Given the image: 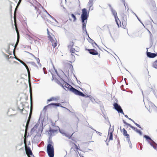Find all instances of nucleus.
<instances>
[{
  "label": "nucleus",
  "instance_id": "nucleus-18",
  "mask_svg": "<svg viewBox=\"0 0 157 157\" xmlns=\"http://www.w3.org/2000/svg\"><path fill=\"white\" fill-rule=\"evenodd\" d=\"M74 43L72 41H70L69 42V44L68 45V49H70L72 48V47L74 46Z\"/></svg>",
  "mask_w": 157,
  "mask_h": 157
},
{
  "label": "nucleus",
  "instance_id": "nucleus-35",
  "mask_svg": "<svg viewBox=\"0 0 157 157\" xmlns=\"http://www.w3.org/2000/svg\"><path fill=\"white\" fill-rule=\"evenodd\" d=\"M48 144H51V145H53V142L51 140H50V139L49 138L48 141Z\"/></svg>",
  "mask_w": 157,
  "mask_h": 157
},
{
  "label": "nucleus",
  "instance_id": "nucleus-43",
  "mask_svg": "<svg viewBox=\"0 0 157 157\" xmlns=\"http://www.w3.org/2000/svg\"><path fill=\"white\" fill-rule=\"evenodd\" d=\"M58 84L60 85L61 86H62L63 88H64V84H62L60 82H58Z\"/></svg>",
  "mask_w": 157,
  "mask_h": 157
},
{
  "label": "nucleus",
  "instance_id": "nucleus-16",
  "mask_svg": "<svg viewBox=\"0 0 157 157\" xmlns=\"http://www.w3.org/2000/svg\"><path fill=\"white\" fill-rule=\"evenodd\" d=\"M144 138L146 139L148 142H150L149 140L151 141V142H152V141H153L151 138L148 136L146 135H144Z\"/></svg>",
  "mask_w": 157,
  "mask_h": 157
},
{
  "label": "nucleus",
  "instance_id": "nucleus-8",
  "mask_svg": "<svg viewBox=\"0 0 157 157\" xmlns=\"http://www.w3.org/2000/svg\"><path fill=\"white\" fill-rule=\"evenodd\" d=\"M89 52V53L93 55H96L98 54V52L94 49H87Z\"/></svg>",
  "mask_w": 157,
  "mask_h": 157
},
{
  "label": "nucleus",
  "instance_id": "nucleus-11",
  "mask_svg": "<svg viewBox=\"0 0 157 157\" xmlns=\"http://www.w3.org/2000/svg\"><path fill=\"white\" fill-rule=\"evenodd\" d=\"M152 146L153 148L157 150V144L155 142L153 141H152V142H148Z\"/></svg>",
  "mask_w": 157,
  "mask_h": 157
},
{
  "label": "nucleus",
  "instance_id": "nucleus-56",
  "mask_svg": "<svg viewBox=\"0 0 157 157\" xmlns=\"http://www.w3.org/2000/svg\"><path fill=\"white\" fill-rule=\"evenodd\" d=\"M108 6L110 7V10H112V9H113V8L111 6V5L109 4L108 5Z\"/></svg>",
  "mask_w": 157,
  "mask_h": 157
},
{
  "label": "nucleus",
  "instance_id": "nucleus-39",
  "mask_svg": "<svg viewBox=\"0 0 157 157\" xmlns=\"http://www.w3.org/2000/svg\"><path fill=\"white\" fill-rule=\"evenodd\" d=\"M123 135L124 136H125L126 134H127V131L125 130L124 128H123Z\"/></svg>",
  "mask_w": 157,
  "mask_h": 157
},
{
  "label": "nucleus",
  "instance_id": "nucleus-32",
  "mask_svg": "<svg viewBox=\"0 0 157 157\" xmlns=\"http://www.w3.org/2000/svg\"><path fill=\"white\" fill-rule=\"evenodd\" d=\"M43 121L42 120L41 121V123L40 124V127H42V128H41V133L42 132V131H43V128H42V126H43Z\"/></svg>",
  "mask_w": 157,
  "mask_h": 157
},
{
  "label": "nucleus",
  "instance_id": "nucleus-59",
  "mask_svg": "<svg viewBox=\"0 0 157 157\" xmlns=\"http://www.w3.org/2000/svg\"><path fill=\"white\" fill-rule=\"evenodd\" d=\"M75 148L77 149V150H78V147L75 144Z\"/></svg>",
  "mask_w": 157,
  "mask_h": 157
},
{
  "label": "nucleus",
  "instance_id": "nucleus-44",
  "mask_svg": "<svg viewBox=\"0 0 157 157\" xmlns=\"http://www.w3.org/2000/svg\"><path fill=\"white\" fill-rule=\"evenodd\" d=\"M27 37L30 40H32L33 39L32 37L29 35L27 36Z\"/></svg>",
  "mask_w": 157,
  "mask_h": 157
},
{
  "label": "nucleus",
  "instance_id": "nucleus-22",
  "mask_svg": "<svg viewBox=\"0 0 157 157\" xmlns=\"http://www.w3.org/2000/svg\"><path fill=\"white\" fill-rule=\"evenodd\" d=\"M56 132V130H53L50 128L49 132H48V134L50 135H51L52 133H54Z\"/></svg>",
  "mask_w": 157,
  "mask_h": 157
},
{
  "label": "nucleus",
  "instance_id": "nucleus-25",
  "mask_svg": "<svg viewBox=\"0 0 157 157\" xmlns=\"http://www.w3.org/2000/svg\"><path fill=\"white\" fill-rule=\"evenodd\" d=\"M152 66L154 68L157 69V60L153 63Z\"/></svg>",
  "mask_w": 157,
  "mask_h": 157
},
{
  "label": "nucleus",
  "instance_id": "nucleus-9",
  "mask_svg": "<svg viewBox=\"0 0 157 157\" xmlns=\"http://www.w3.org/2000/svg\"><path fill=\"white\" fill-rule=\"evenodd\" d=\"M40 140V137L38 135H36L33 139V141L34 143H37Z\"/></svg>",
  "mask_w": 157,
  "mask_h": 157
},
{
  "label": "nucleus",
  "instance_id": "nucleus-51",
  "mask_svg": "<svg viewBox=\"0 0 157 157\" xmlns=\"http://www.w3.org/2000/svg\"><path fill=\"white\" fill-rule=\"evenodd\" d=\"M89 6V11L90 10H93V8L92 7V6Z\"/></svg>",
  "mask_w": 157,
  "mask_h": 157
},
{
  "label": "nucleus",
  "instance_id": "nucleus-3",
  "mask_svg": "<svg viewBox=\"0 0 157 157\" xmlns=\"http://www.w3.org/2000/svg\"><path fill=\"white\" fill-rule=\"evenodd\" d=\"M47 151L49 157H54V148L53 145L48 144L47 147Z\"/></svg>",
  "mask_w": 157,
  "mask_h": 157
},
{
  "label": "nucleus",
  "instance_id": "nucleus-30",
  "mask_svg": "<svg viewBox=\"0 0 157 157\" xmlns=\"http://www.w3.org/2000/svg\"><path fill=\"white\" fill-rule=\"evenodd\" d=\"M71 17L74 18V20L73 21V22H75L76 20V17L75 16L73 13L71 14Z\"/></svg>",
  "mask_w": 157,
  "mask_h": 157
},
{
  "label": "nucleus",
  "instance_id": "nucleus-36",
  "mask_svg": "<svg viewBox=\"0 0 157 157\" xmlns=\"http://www.w3.org/2000/svg\"><path fill=\"white\" fill-rule=\"evenodd\" d=\"M39 122L38 121L37 123L34 126L33 128L35 130L36 129L37 127L38 126L39 124H38Z\"/></svg>",
  "mask_w": 157,
  "mask_h": 157
},
{
  "label": "nucleus",
  "instance_id": "nucleus-46",
  "mask_svg": "<svg viewBox=\"0 0 157 157\" xmlns=\"http://www.w3.org/2000/svg\"><path fill=\"white\" fill-rule=\"evenodd\" d=\"M123 123L125 124L126 125H127L129 126L130 124H128L127 123L126 121H125L124 120H123Z\"/></svg>",
  "mask_w": 157,
  "mask_h": 157
},
{
  "label": "nucleus",
  "instance_id": "nucleus-34",
  "mask_svg": "<svg viewBox=\"0 0 157 157\" xmlns=\"http://www.w3.org/2000/svg\"><path fill=\"white\" fill-rule=\"evenodd\" d=\"M136 132L139 133L140 135V136H141L142 135V132L140 130H138V129H137L136 130Z\"/></svg>",
  "mask_w": 157,
  "mask_h": 157
},
{
  "label": "nucleus",
  "instance_id": "nucleus-61",
  "mask_svg": "<svg viewBox=\"0 0 157 157\" xmlns=\"http://www.w3.org/2000/svg\"><path fill=\"white\" fill-rule=\"evenodd\" d=\"M35 130L33 128H32L31 130V131L32 132H34V131H35Z\"/></svg>",
  "mask_w": 157,
  "mask_h": 157
},
{
  "label": "nucleus",
  "instance_id": "nucleus-31",
  "mask_svg": "<svg viewBox=\"0 0 157 157\" xmlns=\"http://www.w3.org/2000/svg\"><path fill=\"white\" fill-rule=\"evenodd\" d=\"M129 127H130L133 130L136 131H136L138 129L136 128H135V127L132 126L130 124L129 125Z\"/></svg>",
  "mask_w": 157,
  "mask_h": 157
},
{
  "label": "nucleus",
  "instance_id": "nucleus-12",
  "mask_svg": "<svg viewBox=\"0 0 157 157\" xmlns=\"http://www.w3.org/2000/svg\"><path fill=\"white\" fill-rule=\"evenodd\" d=\"M112 129H111L110 131V127L109 128V140H113V130H112Z\"/></svg>",
  "mask_w": 157,
  "mask_h": 157
},
{
  "label": "nucleus",
  "instance_id": "nucleus-33",
  "mask_svg": "<svg viewBox=\"0 0 157 157\" xmlns=\"http://www.w3.org/2000/svg\"><path fill=\"white\" fill-rule=\"evenodd\" d=\"M82 29L83 32H84V31L86 33V34L88 36H89V35L87 33L86 28H82Z\"/></svg>",
  "mask_w": 157,
  "mask_h": 157
},
{
  "label": "nucleus",
  "instance_id": "nucleus-6",
  "mask_svg": "<svg viewBox=\"0 0 157 157\" xmlns=\"http://www.w3.org/2000/svg\"><path fill=\"white\" fill-rule=\"evenodd\" d=\"M147 55L148 57L150 58H154L157 56V53H152L150 52H147Z\"/></svg>",
  "mask_w": 157,
  "mask_h": 157
},
{
  "label": "nucleus",
  "instance_id": "nucleus-52",
  "mask_svg": "<svg viewBox=\"0 0 157 157\" xmlns=\"http://www.w3.org/2000/svg\"><path fill=\"white\" fill-rule=\"evenodd\" d=\"M47 33H48V35L49 36H48V37L49 38V39H50V38H51L50 37V36H51V35H50L49 34V31L48 30V29H47Z\"/></svg>",
  "mask_w": 157,
  "mask_h": 157
},
{
  "label": "nucleus",
  "instance_id": "nucleus-60",
  "mask_svg": "<svg viewBox=\"0 0 157 157\" xmlns=\"http://www.w3.org/2000/svg\"><path fill=\"white\" fill-rule=\"evenodd\" d=\"M137 126L139 128H140L141 129H143V128H141V127L140 126V125H139V124H137Z\"/></svg>",
  "mask_w": 157,
  "mask_h": 157
},
{
  "label": "nucleus",
  "instance_id": "nucleus-17",
  "mask_svg": "<svg viewBox=\"0 0 157 157\" xmlns=\"http://www.w3.org/2000/svg\"><path fill=\"white\" fill-rule=\"evenodd\" d=\"M59 98L58 97H52L48 99L47 100L48 101H56V100L59 99Z\"/></svg>",
  "mask_w": 157,
  "mask_h": 157
},
{
  "label": "nucleus",
  "instance_id": "nucleus-47",
  "mask_svg": "<svg viewBox=\"0 0 157 157\" xmlns=\"http://www.w3.org/2000/svg\"><path fill=\"white\" fill-rule=\"evenodd\" d=\"M88 37H89L90 40V42L93 45L94 43V41L92 40V39H91L89 36Z\"/></svg>",
  "mask_w": 157,
  "mask_h": 157
},
{
  "label": "nucleus",
  "instance_id": "nucleus-26",
  "mask_svg": "<svg viewBox=\"0 0 157 157\" xmlns=\"http://www.w3.org/2000/svg\"><path fill=\"white\" fill-rule=\"evenodd\" d=\"M94 0H90L88 4V6H92L93 5V2Z\"/></svg>",
  "mask_w": 157,
  "mask_h": 157
},
{
  "label": "nucleus",
  "instance_id": "nucleus-45",
  "mask_svg": "<svg viewBox=\"0 0 157 157\" xmlns=\"http://www.w3.org/2000/svg\"><path fill=\"white\" fill-rule=\"evenodd\" d=\"M115 20L116 23L118 27H119V23H118V19H115Z\"/></svg>",
  "mask_w": 157,
  "mask_h": 157
},
{
  "label": "nucleus",
  "instance_id": "nucleus-38",
  "mask_svg": "<svg viewBox=\"0 0 157 157\" xmlns=\"http://www.w3.org/2000/svg\"><path fill=\"white\" fill-rule=\"evenodd\" d=\"M39 122L38 121L37 123L34 126L33 128L35 130L36 129L37 127L38 126L39 124H38Z\"/></svg>",
  "mask_w": 157,
  "mask_h": 157
},
{
  "label": "nucleus",
  "instance_id": "nucleus-24",
  "mask_svg": "<svg viewBox=\"0 0 157 157\" xmlns=\"http://www.w3.org/2000/svg\"><path fill=\"white\" fill-rule=\"evenodd\" d=\"M30 121V119H29V118L28 119L27 121V122H26V125L25 126V129L26 130L28 128L29 126V123Z\"/></svg>",
  "mask_w": 157,
  "mask_h": 157
},
{
  "label": "nucleus",
  "instance_id": "nucleus-19",
  "mask_svg": "<svg viewBox=\"0 0 157 157\" xmlns=\"http://www.w3.org/2000/svg\"><path fill=\"white\" fill-rule=\"evenodd\" d=\"M20 63H22L23 65H24L25 67H26L28 72V75H29V69L28 67L27 66L25 63H24L21 60H20V61H19Z\"/></svg>",
  "mask_w": 157,
  "mask_h": 157
},
{
  "label": "nucleus",
  "instance_id": "nucleus-40",
  "mask_svg": "<svg viewBox=\"0 0 157 157\" xmlns=\"http://www.w3.org/2000/svg\"><path fill=\"white\" fill-rule=\"evenodd\" d=\"M35 59L36 60L38 64H39H39L41 65L40 63L39 59L38 58H37V57H35Z\"/></svg>",
  "mask_w": 157,
  "mask_h": 157
},
{
  "label": "nucleus",
  "instance_id": "nucleus-48",
  "mask_svg": "<svg viewBox=\"0 0 157 157\" xmlns=\"http://www.w3.org/2000/svg\"><path fill=\"white\" fill-rule=\"evenodd\" d=\"M92 129L93 130H94L95 131V132H96V133H98L99 135H100V136H101V135H102L101 133L99 132H98L97 131H96V130H94L93 129Z\"/></svg>",
  "mask_w": 157,
  "mask_h": 157
},
{
  "label": "nucleus",
  "instance_id": "nucleus-53",
  "mask_svg": "<svg viewBox=\"0 0 157 157\" xmlns=\"http://www.w3.org/2000/svg\"><path fill=\"white\" fill-rule=\"evenodd\" d=\"M121 2L124 3V6L125 7V8H126V6H125V0H121Z\"/></svg>",
  "mask_w": 157,
  "mask_h": 157
},
{
  "label": "nucleus",
  "instance_id": "nucleus-55",
  "mask_svg": "<svg viewBox=\"0 0 157 157\" xmlns=\"http://www.w3.org/2000/svg\"><path fill=\"white\" fill-rule=\"evenodd\" d=\"M127 140L128 142V143H130L131 142L130 141V138H127Z\"/></svg>",
  "mask_w": 157,
  "mask_h": 157
},
{
  "label": "nucleus",
  "instance_id": "nucleus-49",
  "mask_svg": "<svg viewBox=\"0 0 157 157\" xmlns=\"http://www.w3.org/2000/svg\"><path fill=\"white\" fill-rule=\"evenodd\" d=\"M153 10L154 11L156 10V7L155 6V4H154L153 5Z\"/></svg>",
  "mask_w": 157,
  "mask_h": 157
},
{
  "label": "nucleus",
  "instance_id": "nucleus-41",
  "mask_svg": "<svg viewBox=\"0 0 157 157\" xmlns=\"http://www.w3.org/2000/svg\"><path fill=\"white\" fill-rule=\"evenodd\" d=\"M59 132L62 134L63 135H64L65 133L63 130H61L60 129H59Z\"/></svg>",
  "mask_w": 157,
  "mask_h": 157
},
{
  "label": "nucleus",
  "instance_id": "nucleus-13",
  "mask_svg": "<svg viewBox=\"0 0 157 157\" xmlns=\"http://www.w3.org/2000/svg\"><path fill=\"white\" fill-rule=\"evenodd\" d=\"M26 153L28 157H29V156L30 155L34 156V155L33 154L32 151L29 148H28L27 151H26Z\"/></svg>",
  "mask_w": 157,
  "mask_h": 157
},
{
  "label": "nucleus",
  "instance_id": "nucleus-1",
  "mask_svg": "<svg viewBox=\"0 0 157 157\" xmlns=\"http://www.w3.org/2000/svg\"><path fill=\"white\" fill-rule=\"evenodd\" d=\"M63 82L64 87L63 88L66 91H70L74 93L76 95L80 96L83 97H85L86 98V100H87V102H89V100H91L92 97L90 95H86L82 92L78 90L75 88H74L72 86L70 85L68 83L65 82L63 79L61 78Z\"/></svg>",
  "mask_w": 157,
  "mask_h": 157
},
{
  "label": "nucleus",
  "instance_id": "nucleus-58",
  "mask_svg": "<svg viewBox=\"0 0 157 157\" xmlns=\"http://www.w3.org/2000/svg\"><path fill=\"white\" fill-rule=\"evenodd\" d=\"M125 136H126L127 137V138H130L129 135L128 134H126Z\"/></svg>",
  "mask_w": 157,
  "mask_h": 157
},
{
  "label": "nucleus",
  "instance_id": "nucleus-20",
  "mask_svg": "<svg viewBox=\"0 0 157 157\" xmlns=\"http://www.w3.org/2000/svg\"><path fill=\"white\" fill-rule=\"evenodd\" d=\"M16 31L17 33V40L16 43L14 47L15 48L16 47V46L17 45L18 43L19 42V36L18 35V32L17 31V28H16Z\"/></svg>",
  "mask_w": 157,
  "mask_h": 157
},
{
  "label": "nucleus",
  "instance_id": "nucleus-2",
  "mask_svg": "<svg viewBox=\"0 0 157 157\" xmlns=\"http://www.w3.org/2000/svg\"><path fill=\"white\" fill-rule=\"evenodd\" d=\"M82 13L81 15V21L82 23V28H86V24L87 22V20L89 17V14L87 13L86 10L84 8L82 10Z\"/></svg>",
  "mask_w": 157,
  "mask_h": 157
},
{
  "label": "nucleus",
  "instance_id": "nucleus-27",
  "mask_svg": "<svg viewBox=\"0 0 157 157\" xmlns=\"http://www.w3.org/2000/svg\"><path fill=\"white\" fill-rule=\"evenodd\" d=\"M132 13L135 15V16L137 18L138 20L143 25L144 27V24L142 22V21H141L140 19L137 16V15H136V14L134 13V12H133L132 11Z\"/></svg>",
  "mask_w": 157,
  "mask_h": 157
},
{
  "label": "nucleus",
  "instance_id": "nucleus-14",
  "mask_svg": "<svg viewBox=\"0 0 157 157\" xmlns=\"http://www.w3.org/2000/svg\"><path fill=\"white\" fill-rule=\"evenodd\" d=\"M122 23L123 25H125L127 24V18L126 15H124L123 17Z\"/></svg>",
  "mask_w": 157,
  "mask_h": 157
},
{
  "label": "nucleus",
  "instance_id": "nucleus-4",
  "mask_svg": "<svg viewBox=\"0 0 157 157\" xmlns=\"http://www.w3.org/2000/svg\"><path fill=\"white\" fill-rule=\"evenodd\" d=\"M113 105L114 109L116 110L119 113H121L124 115V113L123 112L121 106L117 103H114Z\"/></svg>",
  "mask_w": 157,
  "mask_h": 157
},
{
  "label": "nucleus",
  "instance_id": "nucleus-28",
  "mask_svg": "<svg viewBox=\"0 0 157 157\" xmlns=\"http://www.w3.org/2000/svg\"><path fill=\"white\" fill-rule=\"evenodd\" d=\"M73 134L74 133H73L71 135H70L69 134H67L66 133H65L64 135L65 136H66L68 138L70 139L72 136Z\"/></svg>",
  "mask_w": 157,
  "mask_h": 157
},
{
  "label": "nucleus",
  "instance_id": "nucleus-15",
  "mask_svg": "<svg viewBox=\"0 0 157 157\" xmlns=\"http://www.w3.org/2000/svg\"><path fill=\"white\" fill-rule=\"evenodd\" d=\"M70 51L71 54L72 56V58H75V56L73 55V54L75 53V52L76 51L75 48H71L69 49Z\"/></svg>",
  "mask_w": 157,
  "mask_h": 157
},
{
  "label": "nucleus",
  "instance_id": "nucleus-54",
  "mask_svg": "<svg viewBox=\"0 0 157 157\" xmlns=\"http://www.w3.org/2000/svg\"><path fill=\"white\" fill-rule=\"evenodd\" d=\"M128 144H129L130 147L131 148H132V144H131V142H130V143H128Z\"/></svg>",
  "mask_w": 157,
  "mask_h": 157
},
{
  "label": "nucleus",
  "instance_id": "nucleus-57",
  "mask_svg": "<svg viewBox=\"0 0 157 157\" xmlns=\"http://www.w3.org/2000/svg\"><path fill=\"white\" fill-rule=\"evenodd\" d=\"M54 69L55 70V71L56 72V73L57 74L58 76H59V77L60 78V77L59 76V75L58 73L57 70L56 69Z\"/></svg>",
  "mask_w": 157,
  "mask_h": 157
},
{
  "label": "nucleus",
  "instance_id": "nucleus-50",
  "mask_svg": "<svg viewBox=\"0 0 157 157\" xmlns=\"http://www.w3.org/2000/svg\"><path fill=\"white\" fill-rule=\"evenodd\" d=\"M21 0H19V1H18V3H17V6L16 7V9H15V11H16V8H17V6H18V5H19L20 3H21Z\"/></svg>",
  "mask_w": 157,
  "mask_h": 157
},
{
  "label": "nucleus",
  "instance_id": "nucleus-10",
  "mask_svg": "<svg viewBox=\"0 0 157 157\" xmlns=\"http://www.w3.org/2000/svg\"><path fill=\"white\" fill-rule=\"evenodd\" d=\"M111 11L112 12V13L113 14L114 17L115 19H117L119 21V23H121V21L117 17V14L116 11L113 9H112V10H111Z\"/></svg>",
  "mask_w": 157,
  "mask_h": 157
},
{
  "label": "nucleus",
  "instance_id": "nucleus-64",
  "mask_svg": "<svg viewBox=\"0 0 157 157\" xmlns=\"http://www.w3.org/2000/svg\"><path fill=\"white\" fill-rule=\"evenodd\" d=\"M7 56H5V57H6V58H7V59H9V55H7Z\"/></svg>",
  "mask_w": 157,
  "mask_h": 157
},
{
  "label": "nucleus",
  "instance_id": "nucleus-7",
  "mask_svg": "<svg viewBox=\"0 0 157 157\" xmlns=\"http://www.w3.org/2000/svg\"><path fill=\"white\" fill-rule=\"evenodd\" d=\"M50 37L51 38H50V40L52 43V46L53 48H55L57 45V41L56 39L54 40L52 39L51 36H50Z\"/></svg>",
  "mask_w": 157,
  "mask_h": 157
},
{
  "label": "nucleus",
  "instance_id": "nucleus-5",
  "mask_svg": "<svg viewBox=\"0 0 157 157\" xmlns=\"http://www.w3.org/2000/svg\"><path fill=\"white\" fill-rule=\"evenodd\" d=\"M61 104L59 103H52L51 104H50L48 105H47L45 106L44 108V109H46L48 107H49L51 106H61V107L62 108H64L65 109H66V108L62 106H61Z\"/></svg>",
  "mask_w": 157,
  "mask_h": 157
},
{
  "label": "nucleus",
  "instance_id": "nucleus-23",
  "mask_svg": "<svg viewBox=\"0 0 157 157\" xmlns=\"http://www.w3.org/2000/svg\"><path fill=\"white\" fill-rule=\"evenodd\" d=\"M45 11L46 12V13L48 15V16L51 17L55 21H56L57 23H58V22L57 21L56 19H55V18L53 17L51 15L47 12L46 10H45Z\"/></svg>",
  "mask_w": 157,
  "mask_h": 157
},
{
  "label": "nucleus",
  "instance_id": "nucleus-42",
  "mask_svg": "<svg viewBox=\"0 0 157 157\" xmlns=\"http://www.w3.org/2000/svg\"><path fill=\"white\" fill-rule=\"evenodd\" d=\"M30 64L33 66H35L36 67H37V66L36 64V63L34 62H31L30 63Z\"/></svg>",
  "mask_w": 157,
  "mask_h": 157
},
{
  "label": "nucleus",
  "instance_id": "nucleus-29",
  "mask_svg": "<svg viewBox=\"0 0 157 157\" xmlns=\"http://www.w3.org/2000/svg\"><path fill=\"white\" fill-rule=\"evenodd\" d=\"M10 44H9L8 45L7 48L6 49V51L7 53H9V52L10 51Z\"/></svg>",
  "mask_w": 157,
  "mask_h": 157
},
{
  "label": "nucleus",
  "instance_id": "nucleus-62",
  "mask_svg": "<svg viewBox=\"0 0 157 157\" xmlns=\"http://www.w3.org/2000/svg\"><path fill=\"white\" fill-rule=\"evenodd\" d=\"M15 58L17 61H20V59H19L17 58H16V57H15Z\"/></svg>",
  "mask_w": 157,
  "mask_h": 157
},
{
  "label": "nucleus",
  "instance_id": "nucleus-21",
  "mask_svg": "<svg viewBox=\"0 0 157 157\" xmlns=\"http://www.w3.org/2000/svg\"><path fill=\"white\" fill-rule=\"evenodd\" d=\"M73 66L71 64L70 65V67L69 69L68 73H70L71 74L72 73H73Z\"/></svg>",
  "mask_w": 157,
  "mask_h": 157
},
{
  "label": "nucleus",
  "instance_id": "nucleus-37",
  "mask_svg": "<svg viewBox=\"0 0 157 157\" xmlns=\"http://www.w3.org/2000/svg\"><path fill=\"white\" fill-rule=\"evenodd\" d=\"M39 122L38 121L37 123L34 126L33 128L35 130L36 129L37 127L38 126L39 124H38Z\"/></svg>",
  "mask_w": 157,
  "mask_h": 157
},
{
  "label": "nucleus",
  "instance_id": "nucleus-63",
  "mask_svg": "<svg viewBox=\"0 0 157 157\" xmlns=\"http://www.w3.org/2000/svg\"><path fill=\"white\" fill-rule=\"evenodd\" d=\"M2 54L5 56H7V55L5 54L3 52H2Z\"/></svg>",
  "mask_w": 157,
  "mask_h": 157
}]
</instances>
